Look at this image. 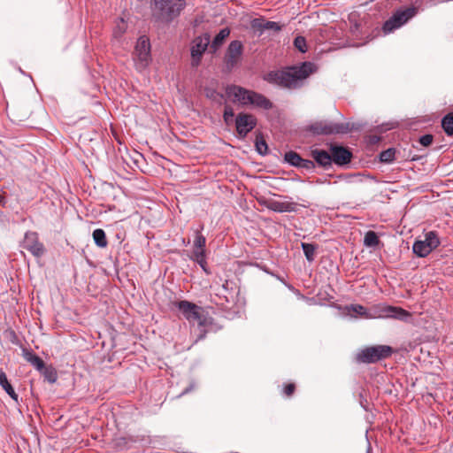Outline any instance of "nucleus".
<instances>
[{"instance_id": "obj_1", "label": "nucleus", "mask_w": 453, "mask_h": 453, "mask_svg": "<svg viewBox=\"0 0 453 453\" xmlns=\"http://www.w3.org/2000/svg\"><path fill=\"white\" fill-rule=\"evenodd\" d=\"M315 70L314 64L304 62L300 65L291 66L285 70L271 71L265 80L281 88L295 89L300 88L302 82Z\"/></svg>"}, {"instance_id": "obj_2", "label": "nucleus", "mask_w": 453, "mask_h": 453, "mask_svg": "<svg viewBox=\"0 0 453 453\" xmlns=\"http://www.w3.org/2000/svg\"><path fill=\"white\" fill-rule=\"evenodd\" d=\"M226 93L233 103L242 106H251L263 110H270L273 108V103L264 95L241 86H228L226 89Z\"/></svg>"}, {"instance_id": "obj_3", "label": "nucleus", "mask_w": 453, "mask_h": 453, "mask_svg": "<svg viewBox=\"0 0 453 453\" xmlns=\"http://www.w3.org/2000/svg\"><path fill=\"white\" fill-rule=\"evenodd\" d=\"M348 309L365 319L381 318L405 321L411 317V313L406 310L390 305L380 304L368 311L363 305L351 304Z\"/></svg>"}, {"instance_id": "obj_4", "label": "nucleus", "mask_w": 453, "mask_h": 453, "mask_svg": "<svg viewBox=\"0 0 453 453\" xmlns=\"http://www.w3.org/2000/svg\"><path fill=\"white\" fill-rule=\"evenodd\" d=\"M174 305L188 322H196L198 324V326L200 327V334L197 337L196 342L203 340L207 333L204 327L211 324V319L204 314L203 309L186 300L176 302Z\"/></svg>"}, {"instance_id": "obj_5", "label": "nucleus", "mask_w": 453, "mask_h": 453, "mask_svg": "<svg viewBox=\"0 0 453 453\" xmlns=\"http://www.w3.org/2000/svg\"><path fill=\"white\" fill-rule=\"evenodd\" d=\"M153 16L162 22H171L186 5L185 0H152Z\"/></svg>"}, {"instance_id": "obj_6", "label": "nucleus", "mask_w": 453, "mask_h": 453, "mask_svg": "<svg viewBox=\"0 0 453 453\" xmlns=\"http://www.w3.org/2000/svg\"><path fill=\"white\" fill-rule=\"evenodd\" d=\"M393 353V349L388 345H375L362 349L357 355V360L365 364L376 363L388 358Z\"/></svg>"}, {"instance_id": "obj_7", "label": "nucleus", "mask_w": 453, "mask_h": 453, "mask_svg": "<svg viewBox=\"0 0 453 453\" xmlns=\"http://www.w3.org/2000/svg\"><path fill=\"white\" fill-rule=\"evenodd\" d=\"M439 245L440 240L438 234L434 231H430L426 234L425 240H417L413 243L412 250L418 257H425Z\"/></svg>"}, {"instance_id": "obj_8", "label": "nucleus", "mask_w": 453, "mask_h": 453, "mask_svg": "<svg viewBox=\"0 0 453 453\" xmlns=\"http://www.w3.org/2000/svg\"><path fill=\"white\" fill-rule=\"evenodd\" d=\"M135 66L139 71L145 69L150 61V44L147 37L138 39L134 50Z\"/></svg>"}, {"instance_id": "obj_9", "label": "nucleus", "mask_w": 453, "mask_h": 453, "mask_svg": "<svg viewBox=\"0 0 453 453\" xmlns=\"http://www.w3.org/2000/svg\"><path fill=\"white\" fill-rule=\"evenodd\" d=\"M211 36L209 34L196 37L192 42L191 46V65L196 67L200 65L203 54L211 46Z\"/></svg>"}, {"instance_id": "obj_10", "label": "nucleus", "mask_w": 453, "mask_h": 453, "mask_svg": "<svg viewBox=\"0 0 453 453\" xmlns=\"http://www.w3.org/2000/svg\"><path fill=\"white\" fill-rule=\"evenodd\" d=\"M234 123L237 136L240 139H244L257 126V119L250 113L241 112L236 116Z\"/></svg>"}, {"instance_id": "obj_11", "label": "nucleus", "mask_w": 453, "mask_h": 453, "mask_svg": "<svg viewBox=\"0 0 453 453\" xmlns=\"http://www.w3.org/2000/svg\"><path fill=\"white\" fill-rule=\"evenodd\" d=\"M243 53V44L241 41H232L225 53L224 62L228 69L234 68L240 61Z\"/></svg>"}, {"instance_id": "obj_12", "label": "nucleus", "mask_w": 453, "mask_h": 453, "mask_svg": "<svg viewBox=\"0 0 453 453\" xmlns=\"http://www.w3.org/2000/svg\"><path fill=\"white\" fill-rule=\"evenodd\" d=\"M23 247L36 257H41L45 252L43 244L39 241L38 234L35 232H27L25 234Z\"/></svg>"}, {"instance_id": "obj_13", "label": "nucleus", "mask_w": 453, "mask_h": 453, "mask_svg": "<svg viewBox=\"0 0 453 453\" xmlns=\"http://www.w3.org/2000/svg\"><path fill=\"white\" fill-rule=\"evenodd\" d=\"M258 203L257 210L263 211L266 208L275 212L293 211L296 208V203L290 202H280L278 200H257Z\"/></svg>"}, {"instance_id": "obj_14", "label": "nucleus", "mask_w": 453, "mask_h": 453, "mask_svg": "<svg viewBox=\"0 0 453 453\" xmlns=\"http://www.w3.org/2000/svg\"><path fill=\"white\" fill-rule=\"evenodd\" d=\"M317 134H344L348 127L344 124L338 123H316L311 128Z\"/></svg>"}, {"instance_id": "obj_15", "label": "nucleus", "mask_w": 453, "mask_h": 453, "mask_svg": "<svg viewBox=\"0 0 453 453\" xmlns=\"http://www.w3.org/2000/svg\"><path fill=\"white\" fill-rule=\"evenodd\" d=\"M330 153L332 162L337 165H345L352 158V152L348 148L340 145H331Z\"/></svg>"}, {"instance_id": "obj_16", "label": "nucleus", "mask_w": 453, "mask_h": 453, "mask_svg": "<svg viewBox=\"0 0 453 453\" xmlns=\"http://www.w3.org/2000/svg\"><path fill=\"white\" fill-rule=\"evenodd\" d=\"M418 9L416 6H409L406 8H399L394 13L393 17L398 22H403V26L418 14Z\"/></svg>"}, {"instance_id": "obj_17", "label": "nucleus", "mask_w": 453, "mask_h": 453, "mask_svg": "<svg viewBox=\"0 0 453 453\" xmlns=\"http://www.w3.org/2000/svg\"><path fill=\"white\" fill-rule=\"evenodd\" d=\"M311 154L314 161L319 166L327 169L332 165L333 162L330 152H327L324 150L315 149L311 150Z\"/></svg>"}, {"instance_id": "obj_18", "label": "nucleus", "mask_w": 453, "mask_h": 453, "mask_svg": "<svg viewBox=\"0 0 453 453\" xmlns=\"http://www.w3.org/2000/svg\"><path fill=\"white\" fill-rule=\"evenodd\" d=\"M230 35V29L228 27L222 28L214 37L211 44V50L215 52L224 42L226 38Z\"/></svg>"}, {"instance_id": "obj_19", "label": "nucleus", "mask_w": 453, "mask_h": 453, "mask_svg": "<svg viewBox=\"0 0 453 453\" xmlns=\"http://www.w3.org/2000/svg\"><path fill=\"white\" fill-rule=\"evenodd\" d=\"M0 386L16 402H18V395L14 391L12 386L9 382L5 372L0 368Z\"/></svg>"}, {"instance_id": "obj_20", "label": "nucleus", "mask_w": 453, "mask_h": 453, "mask_svg": "<svg viewBox=\"0 0 453 453\" xmlns=\"http://www.w3.org/2000/svg\"><path fill=\"white\" fill-rule=\"evenodd\" d=\"M203 229V226H201L199 230L196 231V238L194 241V251L193 252H199V251H205V244H206V239L205 237L201 234V231Z\"/></svg>"}, {"instance_id": "obj_21", "label": "nucleus", "mask_w": 453, "mask_h": 453, "mask_svg": "<svg viewBox=\"0 0 453 453\" xmlns=\"http://www.w3.org/2000/svg\"><path fill=\"white\" fill-rule=\"evenodd\" d=\"M401 27H403V22H398L396 19H395V17L391 16L383 24L382 31L384 35H388L400 28Z\"/></svg>"}, {"instance_id": "obj_22", "label": "nucleus", "mask_w": 453, "mask_h": 453, "mask_svg": "<svg viewBox=\"0 0 453 453\" xmlns=\"http://www.w3.org/2000/svg\"><path fill=\"white\" fill-rule=\"evenodd\" d=\"M93 239H94L95 243L98 247L104 248L107 246L106 235L103 229L98 228V229L94 230Z\"/></svg>"}, {"instance_id": "obj_23", "label": "nucleus", "mask_w": 453, "mask_h": 453, "mask_svg": "<svg viewBox=\"0 0 453 453\" xmlns=\"http://www.w3.org/2000/svg\"><path fill=\"white\" fill-rule=\"evenodd\" d=\"M441 127L448 135L453 134V112L448 113L443 117Z\"/></svg>"}, {"instance_id": "obj_24", "label": "nucleus", "mask_w": 453, "mask_h": 453, "mask_svg": "<svg viewBox=\"0 0 453 453\" xmlns=\"http://www.w3.org/2000/svg\"><path fill=\"white\" fill-rule=\"evenodd\" d=\"M380 242L377 234L373 231H368L364 238V244L366 247H376Z\"/></svg>"}, {"instance_id": "obj_25", "label": "nucleus", "mask_w": 453, "mask_h": 453, "mask_svg": "<svg viewBox=\"0 0 453 453\" xmlns=\"http://www.w3.org/2000/svg\"><path fill=\"white\" fill-rule=\"evenodd\" d=\"M301 246H302V249L305 255L306 259L309 262L313 261L317 246L312 243H306V242H302Z\"/></svg>"}, {"instance_id": "obj_26", "label": "nucleus", "mask_w": 453, "mask_h": 453, "mask_svg": "<svg viewBox=\"0 0 453 453\" xmlns=\"http://www.w3.org/2000/svg\"><path fill=\"white\" fill-rule=\"evenodd\" d=\"M285 161L291 165L299 167V165L302 162V157L298 153L291 150L285 154Z\"/></svg>"}, {"instance_id": "obj_27", "label": "nucleus", "mask_w": 453, "mask_h": 453, "mask_svg": "<svg viewBox=\"0 0 453 453\" xmlns=\"http://www.w3.org/2000/svg\"><path fill=\"white\" fill-rule=\"evenodd\" d=\"M395 149L389 148L380 154V160L383 163H392L395 160Z\"/></svg>"}, {"instance_id": "obj_28", "label": "nucleus", "mask_w": 453, "mask_h": 453, "mask_svg": "<svg viewBox=\"0 0 453 453\" xmlns=\"http://www.w3.org/2000/svg\"><path fill=\"white\" fill-rule=\"evenodd\" d=\"M192 259L196 262L205 273H209L206 269L205 251L193 252Z\"/></svg>"}, {"instance_id": "obj_29", "label": "nucleus", "mask_w": 453, "mask_h": 453, "mask_svg": "<svg viewBox=\"0 0 453 453\" xmlns=\"http://www.w3.org/2000/svg\"><path fill=\"white\" fill-rule=\"evenodd\" d=\"M255 145H256L257 151L260 155H265L267 153L268 146H267V143L265 142V141L262 137L259 138L257 136L256 138Z\"/></svg>"}, {"instance_id": "obj_30", "label": "nucleus", "mask_w": 453, "mask_h": 453, "mask_svg": "<svg viewBox=\"0 0 453 453\" xmlns=\"http://www.w3.org/2000/svg\"><path fill=\"white\" fill-rule=\"evenodd\" d=\"M294 45L299 51L303 53L307 51L306 40L303 36H296L294 40Z\"/></svg>"}, {"instance_id": "obj_31", "label": "nucleus", "mask_w": 453, "mask_h": 453, "mask_svg": "<svg viewBox=\"0 0 453 453\" xmlns=\"http://www.w3.org/2000/svg\"><path fill=\"white\" fill-rule=\"evenodd\" d=\"M44 378L50 383L56 382L58 376L54 369L44 367L42 371Z\"/></svg>"}, {"instance_id": "obj_32", "label": "nucleus", "mask_w": 453, "mask_h": 453, "mask_svg": "<svg viewBox=\"0 0 453 453\" xmlns=\"http://www.w3.org/2000/svg\"><path fill=\"white\" fill-rule=\"evenodd\" d=\"M234 116V109L229 105L225 106L223 119L226 125H230L233 122Z\"/></svg>"}, {"instance_id": "obj_33", "label": "nucleus", "mask_w": 453, "mask_h": 453, "mask_svg": "<svg viewBox=\"0 0 453 453\" xmlns=\"http://www.w3.org/2000/svg\"><path fill=\"white\" fill-rule=\"evenodd\" d=\"M250 25L251 27L256 31H259L260 33L265 31V20L262 19H252Z\"/></svg>"}, {"instance_id": "obj_34", "label": "nucleus", "mask_w": 453, "mask_h": 453, "mask_svg": "<svg viewBox=\"0 0 453 453\" xmlns=\"http://www.w3.org/2000/svg\"><path fill=\"white\" fill-rule=\"evenodd\" d=\"M30 364L40 372L42 371L45 367L43 360L37 355H35V357L33 358Z\"/></svg>"}, {"instance_id": "obj_35", "label": "nucleus", "mask_w": 453, "mask_h": 453, "mask_svg": "<svg viewBox=\"0 0 453 453\" xmlns=\"http://www.w3.org/2000/svg\"><path fill=\"white\" fill-rule=\"evenodd\" d=\"M281 27L275 21L265 20V30L280 31Z\"/></svg>"}, {"instance_id": "obj_36", "label": "nucleus", "mask_w": 453, "mask_h": 453, "mask_svg": "<svg viewBox=\"0 0 453 453\" xmlns=\"http://www.w3.org/2000/svg\"><path fill=\"white\" fill-rule=\"evenodd\" d=\"M299 167L311 171L315 168V164L312 160L302 158V162L300 163Z\"/></svg>"}, {"instance_id": "obj_37", "label": "nucleus", "mask_w": 453, "mask_h": 453, "mask_svg": "<svg viewBox=\"0 0 453 453\" xmlns=\"http://www.w3.org/2000/svg\"><path fill=\"white\" fill-rule=\"evenodd\" d=\"M419 142L422 146L427 147L433 142V135L424 134L419 138Z\"/></svg>"}, {"instance_id": "obj_38", "label": "nucleus", "mask_w": 453, "mask_h": 453, "mask_svg": "<svg viewBox=\"0 0 453 453\" xmlns=\"http://www.w3.org/2000/svg\"><path fill=\"white\" fill-rule=\"evenodd\" d=\"M22 356L27 362L30 363L33 360V358L35 357V354L31 349H23Z\"/></svg>"}, {"instance_id": "obj_39", "label": "nucleus", "mask_w": 453, "mask_h": 453, "mask_svg": "<svg viewBox=\"0 0 453 453\" xmlns=\"http://www.w3.org/2000/svg\"><path fill=\"white\" fill-rule=\"evenodd\" d=\"M295 389H296L295 384L289 383V384L285 386V388H284V394L287 396H290V395H292L294 394Z\"/></svg>"}, {"instance_id": "obj_40", "label": "nucleus", "mask_w": 453, "mask_h": 453, "mask_svg": "<svg viewBox=\"0 0 453 453\" xmlns=\"http://www.w3.org/2000/svg\"><path fill=\"white\" fill-rule=\"evenodd\" d=\"M217 94L215 90L206 89V96L210 98H214V95Z\"/></svg>"}, {"instance_id": "obj_41", "label": "nucleus", "mask_w": 453, "mask_h": 453, "mask_svg": "<svg viewBox=\"0 0 453 453\" xmlns=\"http://www.w3.org/2000/svg\"><path fill=\"white\" fill-rule=\"evenodd\" d=\"M191 388H192V386H191V387H189V388H186V389L182 392V395L188 393V392L191 390Z\"/></svg>"}, {"instance_id": "obj_42", "label": "nucleus", "mask_w": 453, "mask_h": 453, "mask_svg": "<svg viewBox=\"0 0 453 453\" xmlns=\"http://www.w3.org/2000/svg\"><path fill=\"white\" fill-rule=\"evenodd\" d=\"M0 202H3V206H4L5 200H2V199H0Z\"/></svg>"}, {"instance_id": "obj_43", "label": "nucleus", "mask_w": 453, "mask_h": 453, "mask_svg": "<svg viewBox=\"0 0 453 453\" xmlns=\"http://www.w3.org/2000/svg\"><path fill=\"white\" fill-rule=\"evenodd\" d=\"M1 198H4V197H3L2 196H0V199H1Z\"/></svg>"}]
</instances>
